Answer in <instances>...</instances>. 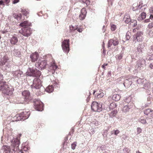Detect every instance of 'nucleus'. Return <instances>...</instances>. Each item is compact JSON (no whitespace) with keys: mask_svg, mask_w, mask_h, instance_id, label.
<instances>
[{"mask_svg":"<svg viewBox=\"0 0 153 153\" xmlns=\"http://www.w3.org/2000/svg\"><path fill=\"white\" fill-rule=\"evenodd\" d=\"M19 1V0H13V4H16Z\"/></svg>","mask_w":153,"mask_h":153,"instance_id":"44","label":"nucleus"},{"mask_svg":"<svg viewBox=\"0 0 153 153\" xmlns=\"http://www.w3.org/2000/svg\"><path fill=\"white\" fill-rule=\"evenodd\" d=\"M153 27V22L149 23L148 26V27L149 29L152 28Z\"/></svg>","mask_w":153,"mask_h":153,"instance_id":"37","label":"nucleus"},{"mask_svg":"<svg viewBox=\"0 0 153 153\" xmlns=\"http://www.w3.org/2000/svg\"><path fill=\"white\" fill-rule=\"evenodd\" d=\"M39 57L38 54L36 52H35L32 54L30 56V58L31 59V61L33 62H34L37 60Z\"/></svg>","mask_w":153,"mask_h":153,"instance_id":"14","label":"nucleus"},{"mask_svg":"<svg viewBox=\"0 0 153 153\" xmlns=\"http://www.w3.org/2000/svg\"><path fill=\"white\" fill-rule=\"evenodd\" d=\"M117 113V112L116 111H112L109 114L110 116L112 117H114L115 116Z\"/></svg>","mask_w":153,"mask_h":153,"instance_id":"30","label":"nucleus"},{"mask_svg":"<svg viewBox=\"0 0 153 153\" xmlns=\"http://www.w3.org/2000/svg\"><path fill=\"white\" fill-rule=\"evenodd\" d=\"M3 4V2L2 1H0V5Z\"/></svg>","mask_w":153,"mask_h":153,"instance_id":"50","label":"nucleus"},{"mask_svg":"<svg viewBox=\"0 0 153 153\" xmlns=\"http://www.w3.org/2000/svg\"><path fill=\"white\" fill-rule=\"evenodd\" d=\"M142 131V129L140 127H138L137 128V134H139L141 133Z\"/></svg>","mask_w":153,"mask_h":153,"instance_id":"38","label":"nucleus"},{"mask_svg":"<svg viewBox=\"0 0 153 153\" xmlns=\"http://www.w3.org/2000/svg\"><path fill=\"white\" fill-rule=\"evenodd\" d=\"M105 131H106V132H107L108 131L107 130H105Z\"/></svg>","mask_w":153,"mask_h":153,"instance_id":"60","label":"nucleus"},{"mask_svg":"<svg viewBox=\"0 0 153 153\" xmlns=\"http://www.w3.org/2000/svg\"><path fill=\"white\" fill-rule=\"evenodd\" d=\"M42 86V81L38 78H35L33 80V84L31 85L32 89H39Z\"/></svg>","mask_w":153,"mask_h":153,"instance_id":"7","label":"nucleus"},{"mask_svg":"<svg viewBox=\"0 0 153 153\" xmlns=\"http://www.w3.org/2000/svg\"><path fill=\"white\" fill-rule=\"evenodd\" d=\"M150 18L152 20L153 19V15L151 14L150 16Z\"/></svg>","mask_w":153,"mask_h":153,"instance_id":"49","label":"nucleus"},{"mask_svg":"<svg viewBox=\"0 0 153 153\" xmlns=\"http://www.w3.org/2000/svg\"><path fill=\"white\" fill-rule=\"evenodd\" d=\"M112 131L114 132V134L116 135H117L120 132V131L118 129L114 130Z\"/></svg>","mask_w":153,"mask_h":153,"instance_id":"39","label":"nucleus"},{"mask_svg":"<svg viewBox=\"0 0 153 153\" xmlns=\"http://www.w3.org/2000/svg\"><path fill=\"white\" fill-rule=\"evenodd\" d=\"M7 3H9L10 0H4Z\"/></svg>","mask_w":153,"mask_h":153,"instance_id":"51","label":"nucleus"},{"mask_svg":"<svg viewBox=\"0 0 153 153\" xmlns=\"http://www.w3.org/2000/svg\"><path fill=\"white\" fill-rule=\"evenodd\" d=\"M13 55L16 57H20L21 52L18 50H15L14 51Z\"/></svg>","mask_w":153,"mask_h":153,"instance_id":"28","label":"nucleus"},{"mask_svg":"<svg viewBox=\"0 0 153 153\" xmlns=\"http://www.w3.org/2000/svg\"><path fill=\"white\" fill-rule=\"evenodd\" d=\"M47 63L46 61L40 59L36 63L35 65L36 67L39 69L42 70L45 68L47 64Z\"/></svg>","mask_w":153,"mask_h":153,"instance_id":"5","label":"nucleus"},{"mask_svg":"<svg viewBox=\"0 0 153 153\" xmlns=\"http://www.w3.org/2000/svg\"><path fill=\"white\" fill-rule=\"evenodd\" d=\"M135 29H133V31L134 32H135Z\"/></svg>","mask_w":153,"mask_h":153,"instance_id":"58","label":"nucleus"},{"mask_svg":"<svg viewBox=\"0 0 153 153\" xmlns=\"http://www.w3.org/2000/svg\"><path fill=\"white\" fill-rule=\"evenodd\" d=\"M143 33L141 32H138L137 33L136 35L134 36V39H137V41L140 42L142 41Z\"/></svg>","mask_w":153,"mask_h":153,"instance_id":"11","label":"nucleus"},{"mask_svg":"<svg viewBox=\"0 0 153 153\" xmlns=\"http://www.w3.org/2000/svg\"><path fill=\"white\" fill-rule=\"evenodd\" d=\"M150 12L153 13V7L150 8Z\"/></svg>","mask_w":153,"mask_h":153,"instance_id":"48","label":"nucleus"},{"mask_svg":"<svg viewBox=\"0 0 153 153\" xmlns=\"http://www.w3.org/2000/svg\"><path fill=\"white\" fill-rule=\"evenodd\" d=\"M19 32L25 36H28L32 33V30L30 27H26L22 28Z\"/></svg>","mask_w":153,"mask_h":153,"instance_id":"9","label":"nucleus"},{"mask_svg":"<svg viewBox=\"0 0 153 153\" xmlns=\"http://www.w3.org/2000/svg\"><path fill=\"white\" fill-rule=\"evenodd\" d=\"M116 107V105L114 102L111 103L109 106V108L110 109H112Z\"/></svg>","mask_w":153,"mask_h":153,"instance_id":"33","label":"nucleus"},{"mask_svg":"<svg viewBox=\"0 0 153 153\" xmlns=\"http://www.w3.org/2000/svg\"><path fill=\"white\" fill-rule=\"evenodd\" d=\"M18 42L17 37L13 36L10 39V42L11 44L15 45Z\"/></svg>","mask_w":153,"mask_h":153,"instance_id":"20","label":"nucleus"},{"mask_svg":"<svg viewBox=\"0 0 153 153\" xmlns=\"http://www.w3.org/2000/svg\"><path fill=\"white\" fill-rule=\"evenodd\" d=\"M139 122L143 124L146 123V120L143 117H141L139 120Z\"/></svg>","mask_w":153,"mask_h":153,"instance_id":"31","label":"nucleus"},{"mask_svg":"<svg viewBox=\"0 0 153 153\" xmlns=\"http://www.w3.org/2000/svg\"><path fill=\"white\" fill-rule=\"evenodd\" d=\"M22 95L24 99V100L20 101L19 102V103L23 104L25 102H29L31 99L30 96V93L28 91H24L22 93Z\"/></svg>","mask_w":153,"mask_h":153,"instance_id":"4","label":"nucleus"},{"mask_svg":"<svg viewBox=\"0 0 153 153\" xmlns=\"http://www.w3.org/2000/svg\"><path fill=\"white\" fill-rule=\"evenodd\" d=\"M120 78H121V77H120V78H118V79H118L119 81L121 80V79H120Z\"/></svg>","mask_w":153,"mask_h":153,"instance_id":"56","label":"nucleus"},{"mask_svg":"<svg viewBox=\"0 0 153 153\" xmlns=\"http://www.w3.org/2000/svg\"><path fill=\"white\" fill-rule=\"evenodd\" d=\"M133 106L132 103H131L128 105H125L123 108V112H126L129 111V109Z\"/></svg>","mask_w":153,"mask_h":153,"instance_id":"17","label":"nucleus"},{"mask_svg":"<svg viewBox=\"0 0 153 153\" xmlns=\"http://www.w3.org/2000/svg\"><path fill=\"white\" fill-rule=\"evenodd\" d=\"M146 16V13L144 12L140 14L138 18V19L139 21H141L145 19Z\"/></svg>","mask_w":153,"mask_h":153,"instance_id":"23","label":"nucleus"},{"mask_svg":"<svg viewBox=\"0 0 153 153\" xmlns=\"http://www.w3.org/2000/svg\"><path fill=\"white\" fill-rule=\"evenodd\" d=\"M71 148L73 149H74L76 147V142H74L71 145Z\"/></svg>","mask_w":153,"mask_h":153,"instance_id":"36","label":"nucleus"},{"mask_svg":"<svg viewBox=\"0 0 153 153\" xmlns=\"http://www.w3.org/2000/svg\"><path fill=\"white\" fill-rule=\"evenodd\" d=\"M104 65V66H106L108 64H103Z\"/></svg>","mask_w":153,"mask_h":153,"instance_id":"55","label":"nucleus"},{"mask_svg":"<svg viewBox=\"0 0 153 153\" xmlns=\"http://www.w3.org/2000/svg\"><path fill=\"white\" fill-rule=\"evenodd\" d=\"M116 29V26L114 24H112L111 25V30L112 31H114Z\"/></svg>","mask_w":153,"mask_h":153,"instance_id":"34","label":"nucleus"},{"mask_svg":"<svg viewBox=\"0 0 153 153\" xmlns=\"http://www.w3.org/2000/svg\"><path fill=\"white\" fill-rule=\"evenodd\" d=\"M122 56L121 55H118V59L119 60H120L122 58Z\"/></svg>","mask_w":153,"mask_h":153,"instance_id":"45","label":"nucleus"},{"mask_svg":"<svg viewBox=\"0 0 153 153\" xmlns=\"http://www.w3.org/2000/svg\"><path fill=\"white\" fill-rule=\"evenodd\" d=\"M149 67L151 69H153V62L150 64L149 65Z\"/></svg>","mask_w":153,"mask_h":153,"instance_id":"42","label":"nucleus"},{"mask_svg":"<svg viewBox=\"0 0 153 153\" xmlns=\"http://www.w3.org/2000/svg\"><path fill=\"white\" fill-rule=\"evenodd\" d=\"M119 44V42L117 39H110L108 42V47H110L112 45L114 46L117 45Z\"/></svg>","mask_w":153,"mask_h":153,"instance_id":"13","label":"nucleus"},{"mask_svg":"<svg viewBox=\"0 0 153 153\" xmlns=\"http://www.w3.org/2000/svg\"><path fill=\"white\" fill-rule=\"evenodd\" d=\"M76 30H77V31H78V32H82V29L80 28H77L76 29Z\"/></svg>","mask_w":153,"mask_h":153,"instance_id":"43","label":"nucleus"},{"mask_svg":"<svg viewBox=\"0 0 153 153\" xmlns=\"http://www.w3.org/2000/svg\"><path fill=\"white\" fill-rule=\"evenodd\" d=\"M26 74V76H29L39 77L41 73L40 71L36 68H29Z\"/></svg>","mask_w":153,"mask_h":153,"instance_id":"1","label":"nucleus"},{"mask_svg":"<svg viewBox=\"0 0 153 153\" xmlns=\"http://www.w3.org/2000/svg\"><path fill=\"white\" fill-rule=\"evenodd\" d=\"M104 94H105L103 92H101L97 95V97L98 98H102L104 96Z\"/></svg>","mask_w":153,"mask_h":153,"instance_id":"35","label":"nucleus"},{"mask_svg":"<svg viewBox=\"0 0 153 153\" xmlns=\"http://www.w3.org/2000/svg\"><path fill=\"white\" fill-rule=\"evenodd\" d=\"M21 153H24L22 152H21Z\"/></svg>","mask_w":153,"mask_h":153,"instance_id":"61","label":"nucleus"},{"mask_svg":"<svg viewBox=\"0 0 153 153\" xmlns=\"http://www.w3.org/2000/svg\"><path fill=\"white\" fill-rule=\"evenodd\" d=\"M12 74L14 77H20L22 74V72L20 70L12 72Z\"/></svg>","mask_w":153,"mask_h":153,"instance_id":"15","label":"nucleus"},{"mask_svg":"<svg viewBox=\"0 0 153 153\" xmlns=\"http://www.w3.org/2000/svg\"><path fill=\"white\" fill-rule=\"evenodd\" d=\"M9 60L8 57L7 56H4L3 58L1 59L0 63V65H4L5 63L8 62Z\"/></svg>","mask_w":153,"mask_h":153,"instance_id":"19","label":"nucleus"},{"mask_svg":"<svg viewBox=\"0 0 153 153\" xmlns=\"http://www.w3.org/2000/svg\"><path fill=\"white\" fill-rule=\"evenodd\" d=\"M124 19L125 22L126 23H128L131 21L130 16L128 15H126L125 16Z\"/></svg>","mask_w":153,"mask_h":153,"instance_id":"27","label":"nucleus"},{"mask_svg":"<svg viewBox=\"0 0 153 153\" xmlns=\"http://www.w3.org/2000/svg\"><path fill=\"white\" fill-rule=\"evenodd\" d=\"M34 108L38 111H42L43 109V105L42 102L38 100L35 101L34 103Z\"/></svg>","mask_w":153,"mask_h":153,"instance_id":"10","label":"nucleus"},{"mask_svg":"<svg viewBox=\"0 0 153 153\" xmlns=\"http://www.w3.org/2000/svg\"><path fill=\"white\" fill-rule=\"evenodd\" d=\"M150 21V19H146L144 20V22L146 23H147L149 22Z\"/></svg>","mask_w":153,"mask_h":153,"instance_id":"46","label":"nucleus"},{"mask_svg":"<svg viewBox=\"0 0 153 153\" xmlns=\"http://www.w3.org/2000/svg\"><path fill=\"white\" fill-rule=\"evenodd\" d=\"M95 92H96V91H94V92H93V94H94V93H95Z\"/></svg>","mask_w":153,"mask_h":153,"instance_id":"59","label":"nucleus"},{"mask_svg":"<svg viewBox=\"0 0 153 153\" xmlns=\"http://www.w3.org/2000/svg\"><path fill=\"white\" fill-rule=\"evenodd\" d=\"M53 90V85H49L45 89L46 91L48 93L52 92Z\"/></svg>","mask_w":153,"mask_h":153,"instance_id":"24","label":"nucleus"},{"mask_svg":"<svg viewBox=\"0 0 153 153\" xmlns=\"http://www.w3.org/2000/svg\"><path fill=\"white\" fill-rule=\"evenodd\" d=\"M30 115V112L28 110H23L20 113L17 114L16 116L17 117H19L18 120H24L28 118Z\"/></svg>","mask_w":153,"mask_h":153,"instance_id":"3","label":"nucleus"},{"mask_svg":"<svg viewBox=\"0 0 153 153\" xmlns=\"http://www.w3.org/2000/svg\"><path fill=\"white\" fill-rule=\"evenodd\" d=\"M153 55H152V56H151L152 58H151V59H150V60H151L153 59Z\"/></svg>","mask_w":153,"mask_h":153,"instance_id":"54","label":"nucleus"},{"mask_svg":"<svg viewBox=\"0 0 153 153\" xmlns=\"http://www.w3.org/2000/svg\"><path fill=\"white\" fill-rule=\"evenodd\" d=\"M102 105L96 102H93L91 105L92 109L94 111L100 112L102 110Z\"/></svg>","mask_w":153,"mask_h":153,"instance_id":"8","label":"nucleus"},{"mask_svg":"<svg viewBox=\"0 0 153 153\" xmlns=\"http://www.w3.org/2000/svg\"><path fill=\"white\" fill-rule=\"evenodd\" d=\"M21 12L25 16H27L29 14V10L27 9H22V10Z\"/></svg>","mask_w":153,"mask_h":153,"instance_id":"25","label":"nucleus"},{"mask_svg":"<svg viewBox=\"0 0 153 153\" xmlns=\"http://www.w3.org/2000/svg\"><path fill=\"white\" fill-rule=\"evenodd\" d=\"M57 68V66L53 64L50 67V69L55 71Z\"/></svg>","mask_w":153,"mask_h":153,"instance_id":"32","label":"nucleus"},{"mask_svg":"<svg viewBox=\"0 0 153 153\" xmlns=\"http://www.w3.org/2000/svg\"><path fill=\"white\" fill-rule=\"evenodd\" d=\"M1 150L3 151L2 153H11V150L9 146H3Z\"/></svg>","mask_w":153,"mask_h":153,"instance_id":"16","label":"nucleus"},{"mask_svg":"<svg viewBox=\"0 0 153 153\" xmlns=\"http://www.w3.org/2000/svg\"><path fill=\"white\" fill-rule=\"evenodd\" d=\"M69 40L65 39L62 42V47L63 51L68 53L69 51Z\"/></svg>","mask_w":153,"mask_h":153,"instance_id":"6","label":"nucleus"},{"mask_svg":"<svg viewBox=\"0 0 153 153\" xmlns=\"http://www.w3.org/2000/svg\"><path fill=\"white\" fill-rule=\"evenodd\" d=\"M137 21L136 20H132L130 22V26L131 27H134L137 25Z\"/></svg>","mask_w":153,"mask_h":153,"instance_id":"26","label":"nucleus"},{"mask_svg":"<svg viewBox=\"0 0 153 153\" xmlns=\"http://www.w3.org/2000/svg\"><path fill=\"white\" fill-rule=\"evenodd\" d=\"M87 13L86 9L85 8H82L81 10V13L79 15V18L81 20L85 19Z\"/></svg>","mask_w":153,"mask_h":153,"instance_id":"12","label":"nucleus"},{"mask_svg":"<svg viewBox=\"0 0 153 153\" xmlns=\"http://www.w3.org/2000/svg\"><path fill=\"white\" fill-rule=\"evenodd\" d=\"M136 153H142L140 152L139 151H137L136 152Z\"/></svg>","mask_w":153,"mask_h":153,"instance_id":"53","label":"nucleus"},{"mask_svg":"<svg viewBox=\"0 0 153 153\" xmlns=\"http://www.w3.org/2000/svg\"><path fill=\"white\" fill-rule=\"evenodd\" d=\"M102 67L104 69H105V66H104V65H102Z\"/></svg>","mask_w":153,"mask_h":153,"instance_id":"52","label":"nucleus"},{"mask_svg":"<svg viewBox=\"0 0 153 153\" xmlns=\"http://www.w3.org/2000/svg\"><path fill=\"white\" fill-rule=\"evenodd\" d=\"M22 14H21V13H19V14H18L17 15V18H21V17H22Z\"/></svg>","mask_w":153,"mask_h":153,"instance_id":"47","label":"nucleus"},{"mask_svg":"<svg viewBox=\"0 0 153 153\" xmlns=\"http://www.w3.org/2000/svg\"><path fill=\"white\" fill-rule=\"evenodd\" d=\"M131 100V98L129 97H128L125 99V102H126L127 103H129Z\"/></svg>","mask_w":153,"mask_h":153,"instance_id":"40","label":"nucleus"},{"mask_svg":"<svg viewBox=\"0 0 153 153\" xmlns=\"http://www.w3.org/2000/svg\"><path fill=\"white\" fill-rule=\"evenodd\" d=\"M31 25V23L29 22L28 21H25L21 23L20 25L22 27L25 26H30Z\"/></svg>","mask_w":153,"mask_h":153,"instance_id":"21","label":"nucleus"},{"mask_svg":"<svg viewBox=\"0 0 153 153\" xmlns=\"http://www.w3.org/2000/svg\"><path fill=\"white\" fill-rule=\"evenodd\" d=\"M20 143L19 140L17 138L12 141L11 153H18L19 151V146Z\"/></svg>","mask_w":153,"mask_h":153,"instance_id":"2","label":"nucleus"},{"mask_svg":"<svg viewBox=\"0 0 153 153\" xmlns=\"http://www.w3.org/2000/svg\"><path fill=\"white\" fill-rule=\"evenodd\" d=\"M145 114L148 115L149 116L152 117L153 116V111L151 109L148 108L144 111Z\"/></svg>","mask_w":153,"mask_h":153,"instance_id":"18","label":"nucleus"},{"mask_svg":"<svg viewBox=\"0 0 153 153\" xmlns=\"http://www.w3.org/2000/svg\"><path fill=\"white\" fill-rule=\"evenodd\" d=\"M1 36H0V39H1Z\"/></svg>","mask_w":153,"mask_h":153,"instance_id":"62","label":"nucleus"},{"mask_svg":"<svg viewBox=\"0 0 153 153\" xmlns=\"http://www.w3.org/2000/svg\"><path fill=\"white\" fill-rule=\"evenodd\" d=\"M145 62L146 61L144 59H141L139 60L137 62V65L138 67H142L143 64L145 63Z\"/></svg>","mask_w":153,"mask_h":153,"instance_id":"22","label":"nucleus"},{"mask_svg":"<svg viewBox=\"0 0 153 153\" xmlns=\"http://www.w3.org/2000/svg\"><path fill=\"white\" fill-rule=\"evenodd\" d=\"M149 34L150 37H153V30H150L149 32Z\"/></svg>","mask_w":153,"mask_h":153,"instance_id":"41","label":"nucleus"},{"mask_svg":"<svg viewBox=\"0 0 153 153\" xmlns=\"http://www.w3.org/2000/svg\"><path fill=\"white\" fill-rule=\"evenodd\" d=\"M38 125L39 126L40 125H41V123H38Z\"/></svg>","mask_w":153,"mask_h":153,"instance_id":"57","label":"nucleus"},{"mask_svg":"<svg viewBox=\"0 0 153 153\" xmlns=\"http://www.w3.org/2000/svg\"><path fill=\"white\" fill-rule=\"evenodd\" d=\"M113 98L115 101H118L120 99V96L119 94H114L113 96Z\"/></svg>","mask_w":153,"mask_h":153,"instance_id":"29","label":"nucleus"}]
</instances>
